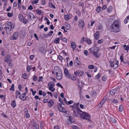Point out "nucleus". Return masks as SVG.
Masks as SVG:
<instances>
[{"instance_id":"1","label":"nucleus","mask_w":129,"mask_h":129,"mask_svg":"<svg viewBox=\"0 0 129 129\" xmlns=\"http://www.w3.org/2000/svg\"><path fill=\"white\" fill-rule=\"evenodd\" d=\"M111 32L115 33L120 31V23L119 20L115 21L112 24L110 27Z\"/></svg>"},{"instance_id":"2","label":"nucleus","mask_w":129,"mask_h":129,"mask_svg":"<svg viewBox=\"0 0 129 129\" xmlns=\"http://www.w3.org/2000/svg\"><path fill=\"white\" fill-rule=\"evenodd\" d=\"M54 71L55 73L56 78L57 80H61L63 77L62 72L60 68L57 66L54 67Z\"/></svg>"},{"instance_id":"3","label":"nucleus","mask_w":129,"mask_h":129,"mask_svg":"<svg viewBox=\"0 0 129 129\" xmlns=\"http://www.w3.org/2000/svg\"><path fill=\"white\" fill-rule=\"evenodd\" d=\"M99 49V48L98 47H95L94 48H90L89 49L90 53L92 54L96 57L99 58L100 56V55L98 54Z\"/></svg>"},{"instance_id":"4","label":"nucleus","mask_w":129,"mask_h":129,"mask_svg":"<svg viewBox=\"0 0 129 129\" xmlns=\"http://www.w3.org/2000/svg\"><path fill=\"white\" fill-rule=\"evenodd\" d=\"M81 112H82V114H80V117L81 118L88 120H90V116L89 113L85 112H83L82 111Z\"/></svg>"},{"instance_id":"5","label":"nucleus","mask_w":129,"mask_h":129,"mask_svg":"<svg viewBox=\"0 0 129 129\" xmlns=\"http://www.w3.org/2000/svg\"><path fill=\"white\" fill-rule=\"evenodd\" d=\"M114 63V61H111L110 62V66L111 68L113 67L114 69H116L118 66L119 62L118 61H117L116 63Z\"/></svg>"},{"instance_id":"6","label":"nucleus","mask_w":129,"mask_h":129,"mask_svg":"<svg viewBox=\"0 0 129 129\" xmlns=\"http://www.w3.org/2000/svg\"><path fill=\"white\" fill-rule=\"evenodd\" d=\"M12 23L10 22H9L8 23L7 25L6 26V31H8L11 30V29L14 28V26L12 25Z\"/></svg>"},{"instance_id":"7","label":"nucleus","mask_w":129,"mask_h":129,"mask_svg":"<svg viewBox=\"0 0 129 129\" xmlns=\"http://www.w3.org/2000/svg\"><path fill=\"white\" fill-rule=\"evenodd\" d=\"M18 32H16L12 36L10 37V39L12 40H16L18 38Z\"/></svg>"},{"instance_id":"8","label":"nucleus","mask_w":129,"mask_h":129,"mask_svg":"<svg viewBox=\"0 0 129 129\" xmlns=\"http://www.w3.org/2000/svg\"><path fill=\"white\" fill-rule=\"evenodd\" d=\"M84 73V72L81 71H77L74 73V74L76 76H82Z\"/></svg>"},{"instance_id":"9","label":"nucleus","mask_w":129,"mask_h":129,"mask_svg":"<svg viewBox=\"0 0 129 129\" xmlns=\"http://www.w3.org/2000/svg\"><path fill=\"white\" fill-rule=\"evenodd\" d=\"M84 22L82 20H80L79 21L78 25L80 28H83L84 26Z\"/></svg>"},{"instance_id":"10","label":"nucleus","mask_w":129,"mask_h":129,"mask_svg":"<svg viewBox=\"0 0 129 129\" xmlns=\"http://www.w3.org/2000/svg\"><path fill=\"white\" fill-rule=\"evenodd\" d=\"M48 86L49 87V90H51L50 88H52L54 87V83L52 81L48 83Z\"/></svg>"},{"instance_id":"11","label":"nucleus","mask_w":129,"mask_h":129,"mask_svg":"<svg viewBox=\"0 0 129 129\" xmlns=\"http://www.w3.org/2000/svg\"><path fill=\"white\" fill-rule=\"evenodd\" d=\"M40 52L43 54H45L46 52V50L43 47H40L39 49Z\"/></svg>"},{"instance_id":"12","label":"nucleus","mask_w":129,"mask_h":129,"mask_svg":"<svg viewBox=\"0 0 129 129\" xmlns=\"http://www.w3.org/2000/svg\"><path fill=\"white\" fill-rule=\"evenodd\" d=\"M33 129H39V126L35 122L33 123L32 125Z\"/></svg>"},{"instance_id":"13","label":"nucleus","mask_w":129,"mask_h":129,"mask_svg":"<svg viewBox=\"0 0 129 129\" xmlns=\"http://www.w3.org/2000/svg\"><path fill=\"white\" fill-rule=\"evenodd\" d=\"M57 107L58 110L59 111L62 112H66V109L60 106H58Z\"/></svg>"},{"instance_id":"14","label":"nucleus","mask_w":129,"mask_h":129,"mask_svg":"<svg viewBox=\"0 0 129 129\" xmlns=\"http://www.w3.org/2000/svg\"><path fill=\"white\" fill-rule=\"evenodd\" d=\"M67 77L73 81H75L76 80L75 77L73 74L71 75L70 74Z\"/></svg>"},{"instance_id":"15","label":"nucleus","mask_w":129,"mask_h":129,"mask_svg":"<svg viewBox=\"0 0 129 129\" xmlns=\"http://www.w3.org/2000/svg\"><path fill=\"white\" fill-rule=\"evenodd\" d=\"M54 103L52 100H50L48 102V105L49 107L51 108L54 105Z\"/></svg>"},{"instance_id":"16","label":"nucleus","mask_w":129,"mask_h":129,"mask_svg":"<svg viewBox=\"0 0 129 129\" xmlns=\"http://www.w3.org/2000/svg\"><path fill=\"white\" fill-rule=\"evenodd\" d=\"M21 95L19 96V98L21 100L23 101H25V100L28 101L29 100L28 98H27L26 96H23L22 97V98H21Z\"/></svg>"},{"instance_id":"17","label":"nucleus","mask_w":129,"mask_h":129,"mask_svg":"<svg viewBox=\"0 0 129 129\" xmlns=\"http://www.w3.org/2000/svg\"><path fill=\"white\" fill-rule=\"evenodd\" d=\"M71 16L72 15L71 14H69L67 15H64V17L66 20H68L71 18Z\"/></svg>"},{"instance_id":"18","label":"nucleus","mask_w":129,"mask_h":129,"mask_svg":"<svg viewBox=\"0 0 129 129\" xmlns=\"http://www.w3.org/2000/svg\"><path fill=\"white\" fill-rule=\"evenodd\" d=\"M117 90V89H112L110 91V94L111 95H113L116 93Z\"/></svg>"},{"instance_id":"19","label":"nucleus","mask_w":129,"mask_h":129,"mask_svg":"<svg viewBox=\"0 0 129 129\" xmlns=\"http://www.w3.org/2000/svg\"><path fill=\"white\" fill-rule=\"evenodd\" d=\"M64 73L66 75L65 77H67L70 74L69 73V71L67 68H65L64 69Z\"/></svg>"},{"instance_id":"20","label":"nucleus","mask_w":129,"mask_h":129,"mask_svg":"<svg viewBox=\"0 0 129 129\" xmlns=\"http://www.w3.org/2000/svg\"><path fill=\"white\" fill-rule=\"evenodd\" d=\"M99 32L98 31H96L95 33L94 34V37L95 39L96 40H98L99 38Z\"/></svg>"},{"instance_id":"21","label":"nucleus","mask_w":129,"mask_h":129,"mask_svg":"<svg viewBox=\"0 0 129 129\" xmlns=\"http://www.w3.org/2000/svg\"><path fill=\"white\" fill-rule=\"evenodd\" d=\"M80 62L78 60V58L77 57H76V59L75 60L74 63L76 66H78L80 64Z\"/></svg>"},{"instance_id":"22","label":"nucleus","mask_w":129,"mask_h":129,"mask_svg":"<svg viewBox=\"0 0 129 129\" xmlns=\"http://www.w3.org/2000/svg\"><path fill=\"white\" fill-rule=\"evenodd\" d=\"M71 46L74 50L75 49L76 47V45L75 42H72L71 43Z\"/></svg>"},{"instance_id":"23","label":"nucleus","mask_w":129,"mask_h":129,"mask_svg":"<svg viewBox=\"0 0 129 129\" xmlns=\"http://www.w3.org/2000/svg\"><path fill=\"white\" fill-rule=\"evenodd\" d=\"M18 18L19 20L22 22L23 20L24 19V18L23 15L21 14H20L18 15Z\"/></svg>"},{"instance_id":"24","label":"nucleus","mask_w":129,"mask_h":129,"mask_svg":"<svg viewBox=\"0 0 129 129\" xmlns=\"http://www.w3.org/2000/svg\"><path fill=\"white\" fill-rule=\"evenodd\" d=\"M11 106L13 108H15L16 106V101L15 100L12 101V103L11 104Z\"/></svg>"},{"instance_id":"25","label":"nucleus","mask_w":129,"mask_h":129,"mask_svg":"<svg viewBox=\"0 0 129 129\" xmlns=\"http://www.w3.org/2000/svg\"><path fill=\"white\" fill-rule=\"evenodd\" d=\"M105 100L103 99L101 102H100V104L99 105H98V107L99 108H100L102 106V105H103V104L105 102Z\"/></svg>"},{"instance_id":"26","label":"nucleus","mask_w":129,"mask_h":129,"mask_svg":"<svg viewBox=\"0 0 129 129\" xmlns=\"http://www.w3.org/2000/svg\"><path fill=\"white\" fill-rule=\"evenodd\" d=\"M25 116L27 118H28L29 117L30 115L28 113V111L27 109H26L25 111Z\"/></svg>"},{"instance_id":"27","label":"nucleus","mask_w":129,"mask_h":129,"mask_svg":"<svg viewBox=\"0 0 129 129\" xmlns=\"http://www.w3.org/2000/svg\"><path fill=\"white\" fill-rule=\"evenodd\" d=\"M111 121L113 123H115L116 122V118L114 117H111L110 118Z\"/></svg>"},{"instance_id":"28","label":"nucleus","mask_w":129,"mask_h":129,"mask_svg":"<svg viewBox=\"0 0 129 129\" xmlns=\"http://www.w3.org/2000/svg\"><path fill=\"white\" fill-rule=\"evenodd\" d=\"M91 94L92 96H95L96 95V93L95 91L92 90L91 92Z\"/></svg>"},{"instance_id":"29","label":"nucleus","mask_w":129,"mask_h":129,"mask_svg":"<svg viewBox=\"0 0 129 129\" xmlns=\"http://www.w3.org/2000/svg\"><path fill=\"white\" fill-rule=\"evenodd\" d=\"M60 39L59 38L55 39L54 40V42L56 44H58L59 43Z\"/></svg>"},{"instance_id":"30","label":"nucleus","mask_w":129,"mask_h":129,"mask_svg":"<svg viewBox=\"0 0 129 129\" xmlns=\"http://www.w3.org/2000/svg\"><path fill=\"white\" fill-rule=\"evenodd\" d=\"M31 15H33V14L31 13L30 12H29L28 14L27 15V16L28 18L29 19H31Z\"/></svg>"},{"instance_id":"31","label":"nucleus","mask_w":129,"mask_h":129,"mask_svg":"<svg viewBox=\"0 0 129 129\" xmlns=\"http://www.w3.org/2000/svg\"><path fill=\"white\" fill-rule=\"evenodd\" d=\"M123 47L124 48L125 50H127V52H128L129 49V46L128 45L126 46V45H123Z\"/></svg>"},{"instance_id":"32","label":"nucleus","mask_w":129,"mask_h":129,"mask_svg":"<svg viewBox=\"0 0 129 129\" xmlns=\"http://www.w3.org/2000/svg\"><path fill=\"white\" fill-rule=\"evenodd\" d=\"M123 109V106L122 105H120L119 108V111L120 112H122Z\"/></svg>"},{"instance_id":"33","label":"nucleus","mask_w":129,"mask_h":129,"mask_svg":"<svg viewBox=\"0 0 129 129\" xmlns=\"http://www.w3.org/2000/svg\"><path fill=\"white\" fill-rule=\"evenodd\" d=\"M37 14L39 15H41L42 12V11L39 10L37 9L36 10Z\"/></svg>"},{"instance_id":"34","label":"nucleus","mask_w":129,"mask_h":129,"mask_svg":"<svg viewBox=\"0 0 129 129\" xmlns=\"http://www.w3.org/2000/svg\"><path fill=\"white\" fill-rule=\"evenodd\" d=\"M108 11V12H111L112 9V7L111 6H109L108 8H107Z\"/></svg>"},{"instance_id":"35","label":"nucleus","mask_w":129,"mask_h":129,"mask_svg":"<svg viewBox=\"0 0 129 129\" xmlns=\"http://www.w3.org/2000/svg\"><path fill=\"white\" fill-rule=\"evenodd\" d=\"M31 66H27L26 70L28 72L30 71H31Z\"/></svg>"},{"instance_id":"36","label":"nucleus","mask_w":129,"mask_h":129,"mask_svg":"<svg viewBox=\"0 0 129 129\" xmlns=\"http://www.w3.org/2000/svg\"><path fill=\"white\" fill-rule=\"evenodd\" d=\"M66 122L67 124H71L72 123L71 121L69 119H67L66 120Z\"/></svg>"},{"instance_id":"37","label":"nucleus","mask_w":129,"mask_h":129,"mask_svg":"<svg viewBox=\"0 0 129 129\" xmlns=\"http://www.w3.org/2000/svg\"><path fill=\"white\" fill-rule=\"evenodd\" d=\"M88 68L89 69H94L95 68V67L93 65H90L88 66Z\"/></svg>"},{"instance_id":"38","label":"nucleus","mask_w":129,"mask_h":129,"mask_svg":"<svg viewBox=\"0 0 129 129\" xmlns=\"http://www.w3.org/2000/svg\"><path fill=\"white\" fill-rule=\"evenodd\" d=\"M14 84H12V85L10 89V90H12L13 91H14Z\"/></svg>"},{"instance_id":"39","label":"nucleus","mask_w":129,"mask_h":129,"mask_svg":"<svg viewBox=\"0 0 129 129\" xmlns=\"http://www.w3.org/2000/svg\"><path fill=\"white\" fill-rule=\"evenodd\" d=\"M101 7L100 6H98L97 7L96 9V11L98 12L99 13L100 12V11H101Z\"/></svg>"},{"instance_id":"40","label":"nucleus","mask_w":129,"mask_h":129,"mask_svg":"<svg viewBox=\"0 0 129 129\" xmlns=\"http://www.w3.org/2000/svg\"><path fill=\"white\" fill-rule=\"evenodd\" d=\"M5 61L9 64H10L11 62V60L10 59H7L6 60H5Z\"/></svg>"},{"instance_id":"41","label":"nucleus","mask_w":129,"mask_h":129,"mask_svg":"<svg viewBox=\"0 0 129 129\" xmlns=\"http://www.w3.org/2000/svg\"><path fill=\"white\" fill-rule=\"evenodd\" d=\"M86 42L89 45L90 44L92 43L91 41L88 38L87 39Z\"/></svg>"},{"instance_id":"42","label":"nucleus","mask_w":129,"mask_h":129,"mask_svg":"<svg viewBox=\"0 0 129 129\" xmlns=\"http://www.w3.org/2000/svg\"><path fill=\"white\" fill-rule=\"evenodd\" d=\"M22 76L24 79H26L27 77V74L26 73H24L22 75Z\"/></svg>"},{"instance_id":"43","label":"nucleus","mask_w":129,"mask_h":129,"mask_svg":"<svg viewBox=\"0 0 129 129\" xmlns=\"http://www.w3.org/2000/svg\"><path fill=\"white\" fill-rule=\"evenodd\" d=\"M77 110H78V112H76V113H77V116H78V115H79L80 116V114H81V113H80L79 112V111L81 112V111L80 110V109L79 108H77Z\"/></svg>"},{"instance_id":"44","label":"nucleus","mask_w":129,"mask_h":129,"mask_svg":"<svg viewBox=\"0 0 129 129\" xmlns=\"http://www.w3.org/2000/svg\"><path fill=\"white\" fill-rule=\"evenodd\" d=\"M59 101L63 105V100L59 96Z\"/></svg>"},{"instance_id":"45","label":"nucleus","mask_w":129,"mask_h":129,"mask_svg":"<svg viewBox=\"0 0 129 129\" xmlns=\"http://www.w3.org/2000/svg\"><path fill=\"white\" fill-rule=\"evenodd\" d=\"M66 29L67 30L69 29L70 28V25L69 24H66Z\"/></svg>"},{"instance_id":"46","label":"nucleus","mask_w":129,"mask_h":129,"mask_svg":"<svg viewBox=\"0 0 129 129\" xmlns=\"http://www.w3.org/2000/svg\"><path fill=\"white\" fill-rule=\"evenodd\" d=\"M10 59V56L9 55H7L5 57V61L7 59Z\"/></svg>"},{"instance_id":"47","label":"nucleus","mask_w":129,"mask_h":129,"mask_svg":"<svg viewBox=\"0 0 129 129\" xmlns=\"http://www.w3.org/2000/svg\"><path fill=\"white\" fill-rule=\"evenodd\" d=\"M100 73H99L97 75H96L95 77V78L97 79H98L100 77Z\"/></svg>"},{"instance_id":"48","label":"nucleus","mask_w":129,"mask_h":129,"mask_svg":"<svg viewBox=\"0 0 129 129\" xmlns=\"http://www.w3.org/2000/svg\"><path fill=\"white\" fill-rule=\"evenodd\" d=\"M13 14L12 13H7V16L10 17H12L13 16Z\"/></svg>"},{"instance_id":"49","label":"nucleus","mask_w":129,"mask_h":129,"mask_svg":"<svg viewBox=\"0 0 129 129\" xmlns=\"http://www.w3.org/2000/svg\"><path fill=\"white\" fill-rule=\"evenodd\" d=\"M15 94V95H20L21 93L18 90H17L16 91Z\"/></svg>"},{"instance_id":"50","label":"nucleus","mask_w":129,"mask_h":129,"mask_svg":"<svg viewBox=\"0 0 129 129\" xmlns=\"http://www.w3.org/2000/svg\"><path fill=\"white\" fill-rule=\"evenodd\" d=\"M64 42L67 43V39L65 38H64L61 39Z\"/></svg>"},{"instance_id":"51","label":"nucleus","mask_w":129,"mask_h":129,"mask_svg":"<svg viewBox=\"0 0 129 129\" xmlns=\"http://www.w3.org/2000/svg\"><path fill=\"white\" fill-rule=\"evenodd\" d=\"M103 39L99 40L98 41V43L100 44H101L103 43Z\"/></svg>"},{"instance_id":"52","label":"nucleus","mask_w":129,"mask_h":129,"mask_svg":"<svg viewBox=\"0 0 129 129\" xmlns=\"http://www.w3.org/2000/svg\"><path fill=\"white\" fill-rule=\"evenodd\" d=\"M53 33V31H51L48 34V35L49 36H50L52 35V34Z\"/></svg>"},{"instance_id":"53","label":"nucleus","mask_w":129,"mask_h":129,"mask_svg":"<svg viewBox=\"0 0 129 129\" xmlns=\"http://www.w3.org/2000/svg\"><path fill=\"white\" fill-rule=\"evenodd\" d=\"M84 54L86 56H87L88 54V51L87 50H85L84 51Z\"/></svg>"},{"instance_id":"54","label":"nucleus","mask_w":129,"mask_h":129,"mask_svg":"<svg viewBox=\"0 0 129 129\" xmlns=\"http://www.w3.org/2000/svg\"><path fill=\"white\" fill-rule=\"evenodd\" d=\"M2 70H0V80H1L2 78Z\"/></svg>"},{"instance_id":"55","label":"nucleus","mask_w":129,"mask_h":129,"mask_svg":"<svg viewBox=\"0 0 129 129\" xmlns=\"http://www.w3.org/2000/svg\"><path fill=\"white\" fill-rule=\"evenodd\" d=\"M112 103L114 104H116L118 103L117 101L115 99H113L112 101Z\"/></svg>"},{"instance_id":"56","label":"nucleus","mask_w":129,"mask_h":129,"mask_svg":"<svg viewBox=\"0 0 129 129\" xmlns=\"http://www.w3.org/2000/svg\"><path fill=\"white\" fill-rule=\"evenodd\" d=\"M73 101L72 100H70V101H69L68 103H67V104H66L67 105H69L70 104H72V103H73Z\"/></svg>"},{"instance_id":"57","label":"nucleus","mask_w":129,"mask_h":129,"mask_svg":"<svg viewBox=\"0 0 129 129\" xmlns=\"http://www.w3.org/2000/svg\"><path fill=\"white\" fill-rule=\"evenodd\" d=\"M18 89L19 90V91H21V88H22V85L21 84H19L18 86Z\"/></svg>"},{"instance_id":"58","label":"nucleus","mask_w":129,"mask_h":129,"mask_svg":"<svg viewBox=\"0 0 129 129\" xmlns=\"http://www.w3.org/2000/svg\"><path fill=\"white\" fill-rule=\"evenodd\" d=\"M37 77L36 76H34L33 78V80L34 81H36L37 80Z\"/></svg>"},{"instance_id":"59","label":"nucleus","mask_w":129,"mask_h":129,"mask_svg":"<svg viewBox=\"0 0 129 129\" xmlns=\"http://www.w3.org/2000/svg\"><path fill=\"white\" fill-rule=\"evenodd\" d=\"M28 22L27 20L26 19H23L22 22H23L24 24H26Z\"/></svg>"},{"instance_id":"60","label":"nucleus","mask_w":129,"mask_h":129,"mask_svg":"<svg viewBox=\"0 0 129 129\" xmlns=\"http://www.w3.org/2000/svg\"><path fill=\"white\" fill-rule=\"evenodd\" d=\"M38 0H35L33 2V4H36L38 3Z\"/></svg>"},{"instance_id":"61","label":"nucleus","mask_w":129,"mask_h":129,"mask_svg":"<svg viewBox=\"0 0 129 129\" xmlns=\"http://www.w3.org/2000/svg\"><path fill=\"white\" fill-rule=\"evenodd\" d=\"M43 78V77L42 76H40L39 78V79L38 80V82H40L41 81Z\"/></svg>"},{"instance_id":"62","label":"nucleus","mask_w":129,"mask_h":129,"mask_svg":"<svg viewBox=\"0 0 129 129\" xmlns=\"http://www.w3.org/2000/svg\"><path fill=\"white\" fill-rule=\"evenodd\" d=\"M72 128L73 129H78V127L77 126L75 125L72 126Z\"/></svg>"},{"instance_id":"63","label":"nucleus","mask_w":129,"mask_h":129,"mask_svg":"<svg viewBox=\"0 0 129 129\" xmlns=\"http://www.w3.org/2000/svg\"><path fill=\"white\" fill-rule=\"evenodd\" d=\"M58 57L60 60L61 61L62 60V57L61 56L59 55L58 56Z\"/></svg>"},{"instance_id":"64","label":"nucleus","mask_w":129,"mask_h":129,"mask_svg":"<svg viewBox=\"0 0 129 129\" xmlns=\"http://www.w3.org/2000/svg\"><path fill=\"white\" fill-rule=\"evenodd\" d=\"M43 102L44 103H46L48 102L47 99H44L43 100Z\"/></svg>"}]
</instances>
